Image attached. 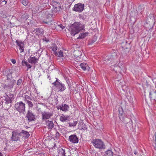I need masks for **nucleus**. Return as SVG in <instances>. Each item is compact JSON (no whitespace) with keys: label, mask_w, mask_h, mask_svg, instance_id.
Instances as JSON below:
<instances>
[{"label":"nucleus","mask_w":156,"mask_h":156,"mask_svg":"<svg viewBox=\"0 0 156 156\" xmlns=\"http://www.w3.org/2000/svg\"><path fill=\"white\" fill-rule=\"evenodd\" d=\"M23 82V80L22 79H19L17 82V84L18 86L20 85Z\"/></svg>","instance_id":"nucleus-39"},{"label":"nucleus","mask_w":156,"mask_h":156,"mask_svg":"<svg viewBox=\"0 0 156 156\" xmlns=\"http://www.w3.org/2000/svg\"><path fill=\"white\" fill-rule=\"evenodd\" d=\"M57 47L56 45H54V46L51 47L50 48V49L53 51H54V54L55 55L57 56L58 55V52L56 51V50H57Z\"/></svg>","instance_id":"nucleus-28"},{"label":"nucleus","mask_w":156,"mask_h":156,"mask_svg":"<svg viewBox=\"0 0 156 156\" xmlns=\"http://www.w3.org/2000/svg\"><path fill=\"white\" fill-rule=\"evenodd\" d=\"M26 117H27L29 122L34 121L35 119V116L31 112H30L29 111H28Z\"/></svg>","instance_id":"nucleus-17"},{"label":"nucleus","mask_w":156,"mask_h":156,"mask_svg":"<svg viewBox=\"0 0 156 156\" xmlns=\"http://www.w3.org/2000/svg\"><path fill=\"white\" fill-rule=\"evenodd\" d=\"M92 142L94 146L96 148L102 149L105 148V145L101 140L96 139L95 140H94Z\"/></svg>","instance_id":"nucleus-5"},{"label":"nucleus","mask_w":156,"mask_h":156,"mask_svg":"<svg viewBox=\"0 0 156 156\" xmlns=\"http://www.w3.org/2000/svg\"><path fill=\"white\" fill-rule=\"evenodd\" d=\"M120 63H119V64H118V67L120 69H122V68L121 67H120Z\"/></svg>","instance_id":"nucleus-50"},{"label":"nucleus","mask_w":156,"mask_h":156,"mask_svg":"<svg viewBox=\"0 0 156 156\" xmlns=\"http://www.w3.org/2000/svg\"><path fill=\"white\" fill-rule=\"evenodd\" d=\"M7 1H6L5 0H4L1 3V4H4V5H5L6 4Z\"/></svg>","instance_id":"nucleus-46"},{"label":"nucleus","mask_w":156,"mask_h":156,"mask_svg":"<svg viewBox=\"0 0 156 156\" xmlns=\"http://www.w3.org/2000/svg\"><path fill=\"white\" fill-rule=\"evenodd\" d=\"M16 82V80H5V83L3 84L2 87L4 89H12L13 87Z\"/></svg>","instance_id":"nucleus-6"},{"label":"nucleus","mask_w":156,"mask_h":156,"mask_svg":"<svg viewBox=\"0 0 156 156\" xmlns=\"http://www.w3.org/2000/svg\"><path fill=\"white\" fill-rule=\"evenodd\" d=\"M21 108H16V109L19 111L20 113L22 112V110H25V108H24V109H23L22 110L21 109Z\"/></svg>","instance_id":"nucleus-41"},{"label":"nucleus","mask_w":156,"mask_h":156,"mask_svg":"<svg viewBox=\"0 0 156 156\" xmlns=\"http://www.w3.org/2000/svg\"><path fill=\"white\" fill-rule=\"evenodd\" d=\"M11 139L12 140L18 141L20 140V137L21 136V133H18L16 131L12 132Z\"/></svg>","instance_id":"nucleus-8"},{"label":"nucleus","mask_w":156,"mask_h":156,"mask_svg":"<svg viewBox=\"0 0 156 156\" xmlns=\"http://www.w3.org/2000/svg\"><path fill=\"white\" fill-rule=\"evenodd\" d=\"M46 123L48 129H51L53 127L54 125L52 121L48 120Z\"/></svg>","instance_id":"nucleus-23"},{"label":"nucleus","mask_w":156,"mask_h":156,"mask_svg":"<svg viewBox=\"0 0 156 156\" xmlns=\"http://www.w3.org/2000/svg\"><path fill=\"white\" fill-rule=\"evenodd\" d=\"M31 98L27 95H26L24 98V100L29 105V107H31L33 106V104L31 102Z\"/></svg>","instance_id":"nucleus-16"},{"label":"nucleus","mask_w":156,"mask_h":156,"mask_svg":"<svg viewBox=\"0 0 156 156\" xmlns=\"http://www.w3.org/2000/svg\"><path fill=\"white\" fill-rule=\"evenodd\" d=\"M22 64L23 66H26L28 69H30L31 67V66L28 63V62L25 60H23L22 62Z\"/></svg>","instance_id":"nucleus-24"},{"label":"nucleus","mask_w":156,"mask_h":156,"mask_svg":"<svg viewBox=\"0 0 156 156\" xmlns=\"http://www.w3.org/2000/svg\"><path fill=\"white\" fill-rule=\"evenodd\" d=\"M25 128H28V127H27V126H25Z\"/></svg>","instance_id":"nucleus-56"},{"label":"nucleus","mask_w":156,"mask_h":156,"mask_svg":"<svg viewBox=\"0 0 156 156\" xmlns=\"http://www.w3.org/2000/svg\"><path fill=\"white\" fill-rule=\"evenodd\" d=\"M59 136V133L58 132H57L55 134V137L56 138H58Z\"/></svg>","instance_id":"nucleus-44"},{"label":"nucleus","mask_w":156,"mask_h":156,"mask_svg":"<svg viewBox=\"0 0 156 156\" xmlns=\"http://www.w3.org/2000/svg\"><path fill=\"white\" fill-rule=\"evenodd\" d=\"M78 128L80 130L83 129L84 130H87V127L86 125L83 122H80L79 123Z\"/></svg>","instance_id":"nucleus-20"},{"label":"nucleus","mask_w":156,"mask_h":156,"mask_svg":"<svg viewBox=\"0 0 156 156\" xmlns=\"http://www.w3.org/2000/svg\"><path fill=\"white\" fill-rule=\"evenodd\" d=\"M104 156H113V153L111 150H108L105 152Z\"/></svg>","instance_id":"nucleus-27"},{"label":"nucleus","mask_w":156,"mask_h":156,"mask_svg":"<svg viewBox=\"0 0 156 156\" xmlns=\"http://www.w3.org/2000/svg\"><path fill=\"white\" fill-rule=\"evenodd\" d=\"M80 66L83 71L87 70L89 71L91 69L90 67H89L86 63H82L80 64Z\"/></svg>","instance_id":"nucleus-15"},{"label":"nucleus","mask_w":156,"mask_h":156,"mask_svg":"<svg viewBox=\"0 0 156 156\" xmlns=\"http://www.w3.org/2000/svg\"><path fill=\"white\" fill-rule=\"evenodd\" d=\"M4 75L7 77L6 80H10L12 79V73L9 72L8 71H5L4 73Z\"/></svg>","instance_id":"nucleus-18"},{"label":"nucleus","mask_w":156,"mask_h":156,"mask_svg":"<svg viewBox=\"0 0 156 156\" xmlns=\"http://www.w3.org/2000/svg\"><path fill=\"white\" fill-rule=\"evenodd\" d=\"M43 22L45 23V24H48V22H47V21H43Z\"/></svg>","instance_id":"nucleus-51"},{"label":"nucleus","mask_w":156,"mask_h":156,"mask_svg":"<svg viewBox=\"0 0 156 156\" xmlns=\"http://www.w3.org/2000/svg\"><path fill=\"white\" fill-rule=\"evenodd\" d=\"M88 108V109H89V108Z\"/></svg>","instance_id":"nucleus-59"},{"label":"nucleus","mask_w":156,"mask_h":156,"mask_svg":"<svg viewBox=\"0 0 156 156\" xmlns=\"http://www.w3.org/2000/svg\"><path fill=\"white\" fill-rule=\"evenodd\" d=\"M0 156H3L2 153L0 152Z\"/></svg>","instance_id":"nucleus-54"},{"label":"nucleus","mask_w":156,"mask_h":156,"mask_svg":"<svg viewBox=\"0 0 156 156\" xmlns=\"http://www.w3.org/2000/svg\"><path fill=\"white\" fill-rule=\"evenodd\" d=\"M134 106H134V105H133V107H134Z\"/></svg>","instance_id":"nucleus-58"},{"label":"nucleus","mask_w":156,"mask_h":156,"mask_svg":"<svg viewBox=\"0 0 156 156\" xmlns=\"http://www.w3.org/2000/svg\"><path fill=\"white\" fill-rule=\"evenodd\" d=\"M69 116H65L63 115H62L60 118V120L61 122H64L67 121V120H69Z\"/></svg>","instance_id":"nucleus-22"},{"label":"nucleus","mask_w":156,"mask_h":156,"mask_svg":"<svg viewBox=\"0 0 156 156\" xmlns=\"http://www.w3.org/2000/svg\"><path fill=\"white\" fill-rule=\"evenodd\" d=\"M58 56L59 57H63V52L60 50L58 51Z\"/></svg>","instance_id":"nucleus-37"},{"label":"nucleus","mask_w":156,"mask_h":156,"mask_svg":"<svg viewBox=\"0 0 156 156\" xmlns=\"http://www.w3.org/2000/svg\"><path fill=\"white\" fill-rule=\"evenodd\" d=\"M39 58H37L35 56L30 57L28 58V62L30 63L35 64L38 62Z\"/></svg>","instance_id":"nucleus-14"},{"label":"nucleus","mask_w":156,"mask_h":156,"mask_svg":"<svg viewBox=\"0 0 156 156\" xmlns=\"http://www.w3.org/2000/svg\"><path fill=\"white\" fill-rule=\"evenodd\" d=\"M58 153L59 156H65V149L59 148L58 149Z\"/></svg>","instance_id":"nucleus-21"},{"label":"nucleus","mask_w":156,"mask_h":156,"mask_svg":"<svg viewBox=\"0 0 156 156\" xmlns=\"http://www.w3.org/2000/svg\"><path fill=\"white\" fill-rule=\"evenodd\" d=\"M68 27L69 31L73 36H74L76 34H78L80 31L85 30L84 25L81 24L80 22L70 24Z\"/></svg>","instance_id":"nucleus-1"},{"label":"nucleus","mask_w":156,"mask_h":156,"mask_svg":"<svg viewBox=\"0 0 156 156\" xmlns=\"http://www.w3.org/2000/svg\"><path fill=\"white\" fill-rule=\"evenodd\" d=\"M88 34V33L85 32L79 35V36L77 38V39H82L85 38L87 36Z\"/></svg>","instance_id":"nucleus-25"},{"label":"nucleus","mask_w":156,"mask_h":156,"mask_svg":"<svg viewBox=\"0 0 156 156\" xmlns=\"http://www.w3.org/2000/svg\"><path fill=\"white\" fill-rule=\"evenodd\" d=\"M53 115V112H44L42 113V119L44 121H45L47 119L50 118Z\"/></svg>","instance_id":"nucleus-12"},{"label":"nucleus","mask_w":156,"mask_h":156,"mask_svg":"<svg viewBox=\"0 0 156 156\" xmlns=\"http://www.w3.org/2000/svg\"><path fill=\"white\" fill-rule=\"evenodd\" d=\"M68 84V86H69V88H70V87H71V84H69H69Z\"/></svg>","instance_id":"nucleus-53"},{"label":"nucleus","mask_w":156,"mask_h":156,"mask_svg":"<svg viewBox=\"0 0 156 156\" xmlns=\"http://www.w3.org/2000/svg\"><path fill=\"white\" fill-rule=\"evenodd\" d=\"M56 80L55 82H54V83H53L52 84L54 85V86H55V83H60L59 82V80H58L57 78H56Z\"/></svg>","instance_id":"nucleus-43"},{"label":"nucleus","mask_w":156,"mask_h":156,"mask_svg":"<svg viewBox=\"0 0 156 156\" xmlns=\"http://www.w3.org/2000/svg\"><path fill=\"white\" fill-rule=\"evenodd\" d=\"M118 58V56L116 53L114 52L110 56H106L105 58V61L106 62L107 64L110 63L114 62Z\"/></svg>","instance_id":"nucleus-4"},{"label":"nucleus","mask_w":156,"mask_h":156,"mask_svg":"<svg viewBox=\"0 0 156 156\" xmlns=\"http://www.w3.org/2000/svg\"><path fill=\"white\" fill-rule=\"evenodd\" d=\"M67 83H68V84H69V82H67Z\"/></svg>","instance_id":"nucleus-57"},{"label":"nucleus","mask_w":156,"mask_h":156,"mask_svg":"<svg viewBox=\"0 0 156 156\" xmlns=\"http://www.w3.org/2000/svg\"><path fill=\"white\" fill-rule=\"evenodd\" d=\"M155 142L153 144V146L154 148L156 150V133H155Z\"/></svg>","instance_id":"nucleus-42"},{"label":"nucleus","mask_w":156,"mask_h":156,"mask_svg":"<svg viewBox=\"0 0 156 156\" xmlns=\"http://www.w3.org/2000/svg\"><path fill=\"white\" fill-rule=\"evenodd\" d=\"M5 97V103L10 104V106H11V103L12 100H11V99L10 100V99H9V98H8L6 97Z\"/></svg>","instance_id":"nucleus-32"},{"label":"nucleus","mask_w":156,"mask_h":156,"mask_svg":"<svg viewBox=\"0 0 156 156\" xmlns=\"http://www.w3.org/2000/svg\"><path fill=\"white\" fill-rule=\"evenodd\" d=\"M119 117L120 120L125 124V126L127 129H130L132 127V121L131 119L125 116V114L123 108H119Z\"/></svg>","instance_id":"nucleus-2"},{"label":"nucleus","mask_w":156,"mask_h":156,"mask_svg":"<svg viewBox=\"0 0 156 156\" xmlns=\"http://www.w3.org/2000/svg\"><path fill=\"white\" fill-rule=\"evenodd\" d=\"M133 97H134V96L133 95L132 96H129V95H127V98L129 100V101L130 102H131L132 103V104H133Z\"/></svg>","instance_id":"nucleus-36"},{"label":"nucleus","mask_w":156,"mask_h":156,"mask_svg":"<svg viewBox=\"0 0 156 156\" xmlns=\"http://www.w3.org/2000/svg\"><path fill=\"white\" fill-rule=\"evenodd\" d=\"M58 26H59L61 28H62V29H63L65 28V27L62 25V24H60V25H58Z\"/></svg>","instance_id":"nucleus-45"},{"label":"nucleus","mask_w":156,"mask_h":156,"mask_svg":"<svg viewBox=\"0 0 156 156\" xmlns=\"http://www.w3.org/2000/svg\"><path fill=\"white\" fill-rule=\"evenodd\" d=\"M44 40L45 41L47 42H48L49 41V40L48 39H47L46 37H45L44 38Z\"/></svg>","instance_id":"nucleus-49"},{"label":"nucleus","mask_w":156,"mask_h":156,"mask_svg":"<svg viewBox=\"0 0 156 156\" xmlns=\"http://www.w3.org/2000/svg\"><path fill=\"white\" fill-rule=\"evenodd\" d=\"M69 140L72 143L76 144L78 143L79 140L76 134L71 135L69 137Z\"/></svg>","instance_id":"nucleus-10"},{"label":"nucleus","mask_w":156,"mask_h":156,"mask_svg":"<svg viewBox=\"0 0 156 156\" xmlns=\"http://www.w3.org/2000/svg\"><path fill=\"white\" fill-rule=\"evenodd\" d=\"M16 42L17 45L19 47V49L20 50V53H21L24 51V44L22 42H19L16 40Z\"/></svg>","instance_id":"nucleus-19"},{"label":"nucleus","mask_w":156,"mask_h":156,"mask_svg":"<svg viewBox=\"0 0 156 156\" xmlns=\"http://www.w3.org/2000/svg\"><path fill=\"white\" fill-rule=\"evenodd\" d=\"M55 87L58 91L62 92L65 90L66 89V87L64 84L62 83H55Z\"/></svg>","instance_id":"nucleus-9"},{"label":"nucleus","mask_w":156,"mask_h":156,"mask_svg":"<svg viewBox=\"0 0 156 156\" xmlns=\"http://www.w3.org/2000/svg\"><path fill=\"white\" fill-rule=\"evenodd\" d=\"M36 31L40 34H42L44 33L43 30L41 28H37L35 29Z\"/></svg>","instance_id":"nucleus-31"},{"label":"nucleus","mask_w":156,"mask_h":156,"mask_svg":"<svg viewBox=\"0 0 156 156\" xmlns=\"http://www.w3.org/2000/svg\"><path fill=\"white\" fill-rule=\"evenodd\" d=\"M126 46H122V47L123 49L122 50L121 54L124 56L128 55L129 51V48L128 47V46H129V43L127 44L126 41Z\"/></svg>","instance_id":"nucleus-11"},{"label":"nucleus","mask_w":156,"mask_h":156,"mask_svg":"<svg viewBox=\"0 0 156 156\" xmlns=\"http://www.w3.org/2000/svg\"><path fill=\"white\" fill-rule=\"evenodd\" d=\"M15 107H25V104L21 101L16 103L15 105Z\"/></svg>","instance_id":"nucleus-26"},{"label":"nucleus","mask_w":156,"mask_h":156,"mask_svg":"<svg viewBox=\"0 0 156 156\" xmlns=\"http://www.w3.org/2000/svg\"><path fill=\"white\" fill-rule=\"evenodd\" d=\"M155 20L153 15H151L147 17V20L144 24V26L147 30L152 28L154 25Z\"/></svg>","instance_id":"nucleus-3"},{"label":"nucleus","mask_w":156,"mask_h":156,"mask_svg":"<svg viewBox=\"0 0 156 156\" xmlns=\"http://www.w3.org/2000/svg\"><path fill=\"white\" fill-rule=\"evenodd\" d=\"M84 9V4L80 3L75 5L73 9V11L79 12H81Z\"/></svg>","instance_id":"nucleus-7"},{"label":"nucleus","mask_w":156,"mask_h":156,"mask_svg":"<svg viewBox=\"0 0 156 156\" xmlns=\"http://www.w3.org/2000/svg\"><path fill=\"white\" fill-rule=\"evenodd\" d=\"M149 96L151 100L156 101V90L152 89L150 90Z\"/></svg>","instance_id":"nucleus-13"},{"label":"nucleus","mask_w":156,"mask_h":156,"mask_svg":"<svg viewBox=\"0 0 156 156\" xmlns=\"http://www.w3.org/2000/svg\"><path fill=\"white\" fill-rule=\"evenodd\" d=\"M54 100H55V102L56 103V105H57L58 104V99H57V98H54Z\"/></svg>","instance_id":"nucleus-47"},{"label":"nucleus","mask_w":156,"mask_h":156,"mask_svg":"<svg viewBox=\"0 0 156 156\" xmlns=\"http://www.w3.org/2000/svg\"><path fill=\"white\" fill-rule=\"evenodd\" d=\"M20 133H21V134H23L25 135V136L27 138L28 137L30 136V134H29V132H28L27 131H25L24 130H22L21 132ZM21 135H22V134H21Z\"/></svg>","instance_id":"nucleus-30"},{"label":"nucleus","mask_w":156,"mask_h":156,"mask_svg":"<svg viewBox=\"0 0 156 156\" xmlns=\"http://www.w3.org/2000/svg\"><path fill=\"white\" fill-rule=\"evenodd\" d=\"M5 94L6 95V97H7L8 98H9V99H10V100L11 99V100L12 101L13 100V94L11 93L9 94H7V93H5Z\"/></svg>","instance_id":"nucleus-33"},{"label":"nucleus","mask_w":156,"mask_h":156,"mask_svg":"<svg viewBox=\"0 0 156 156\" xmlns=\"http://www.w3.org/2000/svg\"><path fill=\"white\" fill-rule=\"evenodd\" d=\"M57 108L58 109H59L65 112H66L68 110L67 108Z\"/></svg>","instance_id":"nucleus-40"},{"label":"nucleus","mask_w":156,"mask_h":156,"mask_svg":"<svg viewBox=\"0 0 156 156\" xmlns=\"http://www.w3.org/2000/svg\"><path fill=\"white\" fill-rule=\"evenodd\" d=\"M77 123V121H73V122L69 123V126L70 127L75 126H76Z\"/></svg>","instance_id":"nucleus-35"},{"label":"nucleus","mask_w":156,"mask_h":156,"mask_svg":"<svg viewBox=\"0 0 156 156\" xmlns=\"http://www.w3.org/2000/svg\"><path fill=\"white\" fill-rule=\"evenodd\" d=\"M56 107H69V106L66 104H62L61 105L56 106Z\"/></svg>","instance_id":"nucleus-38"},{"label":"nucleus","mask_w":156,"mask_h":156,"mask_svg":"<svg viewBox=\"0 0 156 156\" xmlns=\"http://www.w3.org/2000/svg\"><path fill=\"white\" fill-rule=\"evenodd\" d=\"M21 2L24 6H27L29 3L28 0H20Z\"/></svg>","instance_id":"nucleus-34"},{"label":"nucleus","mask_w":156,"mask_h":156,"mask_svg":"<svg viewBox=\"0 0 156 156\" xmlns=\"http://www.w3.org/2000/svg\"><path fill=\"white\" fill-rule=\"evenodd\" d=\"M155 87H156V85H155Z\"/></svg>","instance_id":"nucleus-60"},{"label":"nucleus","mask_w":156,"mask_h":156,"mask_svg":"<svg viewBox=\"0 0 156 156\" xmlns=\"http://www.w3.org/2000/svg\"><path fill=\"white\" fill-rule=\"evenodd\" d=\"M97 40V38L95 37H94L93 38L89 41L88 43V45H92L93 43L96 41Z\"/></svg>","instance_id":"nucleus-29"},{"label":"nucleus","mask_w":156,"mask_h":156,"mask_svg":"<svg viewBox=\"0 0 156 156\" xmlns=\"http://www.w3.org/2000/svg\"><path fill=\"white\" fill-rule=\"evenodd\" d=\"M56 147V145L55 144H54V148H55V147Z\"/></svg>","instance_id":"nucleus-55"},{"label":"nucleus","mask_w":156,"mask_h":156,"mask_svg":"<svg viewBox=\"0 0 156 156\" xmlns=\"http://www.w3.org/2000/svg\"><path fill=\"white\" fill-rule=\"evenodd\" d=\"M134 154L136 155L137 154V151H134Z\"/></svg>","instance_id":"nucleus-52"},{"label":"nucleus","mask_w":156,"mask_h":156,"mask_svg":"<svg viewBox=\"0 0 156 156\" xmlns=\"http://www.w3.org/2000/svg\"><path fill=\"white\" fill-rule=\"evenodd\" d=\"M11 62L12 63L14 64L16 63V61L14 59H11Z\"/></svg>","instance_id":"nucleus-48"}]
</instances>
